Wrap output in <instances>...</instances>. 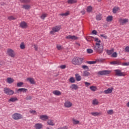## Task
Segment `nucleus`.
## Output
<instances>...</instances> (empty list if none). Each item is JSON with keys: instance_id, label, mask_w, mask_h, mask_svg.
I'll list each match as a JSON object with an SVG mask.
<instances>
[{"instance_id": "obj_33", "label": "nucleus", "mask_w": 129, "mask_h": 129, "mask_svg": "<svg viewBox=\"0 0 129 129\" xmlns=\"http://www.w3.org/2000/svg\"><path fill=\"white\" fill-rule=\"evenodd\" d=\"M69 11L67 12L66 13H61L59 14V16L61 17H67V16H69Z\"/></svg>"}, {"instance_id": "obj_38", "label": "nucleus", "mask_w": 129, "mask_h": 129, "mask_svg": "<svg viewBox=\"0 0 129 129\" xmlns=\"http://www.w3.org/2000/svg\"><path fill=\"white\" fill-rule=\"evenodd\" d=\"M90 75V74L87 72V71H84L83 73V76H89Z\"/></svg>"}, {"instance_id": "obj_41", "label": "nucleus", "mask_w": 129, "mask_h": 129, "mask_svg": "<svg viewBox=\"0 0 129 129\" xmlns=\"http://www.w3.org/2000/svg\"><path fill=\"white\" fill-rule=\"evenodd\" d=\"M56 48L57 50H63V49H64V47H63L62 46L59 44H57L56 45Z\"/></svg>"}, {"instance_id": "obj_30", "label": "nucleus", "mask_w": 129, "mask_h": 129, "mask_svg": "<svg viewBox=\"0 0 129 129\" xmlns=\"http://www.w3.org/2000/svg\"><path fill=\"white\" fill-rule=\"evenodd\" d=\"M20 48L22 49V50H24L25 48H26V45H25V43L24 42L21 43Z\"/></svg>"}, {"instance_id": "obj_59", "label": "nucleus", "mask_w": 129, "mask_h": 129, "mask_svg": "<svg viewBox=\"0 0 129 129\" xmlns=\"http://www.w3.org/2000/svg\"><path fill=\"white\" fill-rule=\"evenodd\" d=\"M33 46L35 51H38V45L34 44Z\"/></svg>"}, {"instance_id": "obj_29", "label": "nucleus", "mask_w": 129, "mask_h": 129, "mask_svg": "<svg viewBox=\"0 0 129 129\" xmlns=\"http://www.w3.org/2000/svg\"><path fill=\"white\" fill-rule=\"evenodd\" d=\"M90 89L91 91L95 92L97 90V87L96 86H92L90 87Z\"/></svg>"}, {"instance_id": "obj_53", "label": "nucleus", "mask_w": 129, "mask_h": 129, "mask_svg": "<svg viewBox=\"0 0 129 129\" xmlns=\"http://www.w3.org/2000/svg\"><path fill=\"white\" fill-rule=\"evenodd\" d=\"M93 40H94L95 41H96V42H97L96 43H98L99 44V43H100L101 41L100 40H99L98 39V38H94Z\"/></svg>"}, {"instance_id": "obj_27", "label": "nucleus", "mask_w": 129, "mask_h": 129, "mask_svg": "<svg viewBox=\"0 0 129 129\" xmlns=\"http://www.w3.org/2000/svg\"><path fill=\"white\" fill-rule=\"evenodd\" d=\"M18 91H20V92H23V93H25L27 91H28V89L26 88H20L18 89Z\"/></svg>"}, {"instance_id": "obj_60", "label": "nucleus", "mask_w": 129, "mask_h": 129, "mask_svg": "<svg viewBox=\"0 0 129 129\" xmlns=\"http://www.w3.org/2000/svg\"><path fill=\"white\" fill-rule=\"evenodd\" d=\"M67 126H64L63 127H58L57 129H68Z\"/></svg>"}, {"instance_id": "obj_25", "label": "nucleus", "mask_w": 129, "mask_h": 129, "mask_svg": "<svg viewBox=\"0 0 129 129\" xmlns=\"http://www.w3.org/2000/svg\"><path fill=\"white\" fill-rule=\"evenodd\" d=\"M77 3V0H68V4L69 5H72L73 4H76Z\"/></svg>"}, {"instance_id": "obj_16", "label": "nucleus", "mask_w": 129, "mask_h": 129, "mask_svg": "<svg viewBox=\"0 0 129 129\" xmlns=\"http://www.w3.org/2000/svg\"><path fill=\"white\" fill-rule=\"evenodd\" d=\"M26 81L30 82L31 84H35L36 83V82H35V79H34V78H27Z\"/></svg>"}, {"instance_id": "obj_6", "label": "nucleus", "mask_w": 129, "mask_h": 129, "mask_svg": "<svg viewBox=\"0 0 129 129\" xmlns=\"http://www.w3.org/2000/svg\"><path fill=\"white\" fill-rule=\"evenodd\" d=\"M114 71L115 72V74L116 76L121 77V76H125V75H126L125 74V73L121 72V71H120L118 69L115 70H114Z\"/></svg>"}, {"instance_id": "obj_9", "label": "nucleus", "mask_w": 129, "mask_h": 129, "mask_svg": "<svg viewBox=\"0 0 129 129\" xmlns=\"http://www.w3.org/2000/svg\"><path fill=\"white\" fill-rule=\"evenodd\" d=\"M110 72H111L110 71H107V70L101 71L98 72V75H108V74H110Z\"/></svg>"}, {"instance_id": "obj_13", "label": "nucleus", "mask_w": 129, "mask_h": 129, "mask_svg": "<svg viewBox=\"0 0 129 129\" xmlns=\"http://www.w3.org/2000/svg\"><path fill=\"white\" fill-rule=\"evenodd\" d=\"M40 119H41V120H44V121H46L47 119H49V116L47 115H40L39 116Z\"/></svg>"}, {"instance_id": "obj_3", "label": "nucleus", "mask_w": 129, "mask_h": 129, "mask_svg": "<svg viewBox=\"0 0 129 129\" xmlns=\"http://www.w3.org/2000/svg\"><path fill=\"white\" fill-rule=\"evenodd\" d=\"M12 118L15 120H19L23 118V115L19 113H15L12 115Z\"/></svg>"}, {"instance_id": "obj_61", "label": "nucleus", "mask_w": 129, "mask_h": 129, "mask_svg": "<svg viewBox=\"0 0 129 129\" xmlns=\"http://www.w3.org/2000/svg\"><path fill=\"white\" fill-rule=\"evenodd\" d=\"M92 34H94V35H96V34H97V31H96V30H93L92 32Z\"/></svg>"}, {"instance_id": "obj_19", "label": "nucleus", "mask_w": 129, "mask_h": 129, "mask_svg": "<svg viewBox=\"0 0 129 129\" xmlns=\"http://www.w3.org/2000/svg\"><path fill=\"white\" fill-rule=\"evenodd\" d=\"M47 124H48V125H51L52 126L55 125V123L54 122V121L52 119L48 120V121H47Z\"/></svg>"}, {"instance_id": "obj_52", "label": "nucleus", "mask_w": 129, "mask_h": 129, "mask_svg": "<svg viewBox=\"0 0 129 129\" xmlns=\"http://www.w3.org/2000/svg\"><path fill=\"white\" fill-rule=\"evenodd\" d=\"M20 2H22V3H26V4H28V3H30V2H31V0H20Z\"/></svg>"}, {"instance_id": "obj_24", "label": "nucleus", "mask_w": 129, "mask_h": 129, "mask_svg": "<svg viewBox=\"0 0 129 129\" xmlns=\"http://www.w3.org/2000/svg\"><path fill=\"white\" fill-rule=\"evenodd\" d=\"M23 9L24 10H30L31 9V6L29 5H24L22 7Z\"/></svg>"}, {"instance_id": "obj_44", "label": "nucleus", "mask_w": 129, "mask_h": 129, "mask_svg": "<svg viewBox=\"0 0 129 129\" xmlns=\"http://www.w3.org/2000/svg\"><path fill=\"white\" fill-rule=\"evenodd\" d=\"M8 19L9 20V21H12V20H16L17 18H15L14 16H9L8 18Z\"/></svg>"}, {"instance_id": "obj_34", "label": "nucleus", "mask_w": 129, "mask_h": 129, "mask_svg": "<svg viewBox=\"0 0 129 129\" xmlns=\"http://www.w3.org/2000/svg\"><path fill=\"white\" fill-rule=\"evenodd\" d=\"M113 19V17L112 16H109L106 18V21L107 22H111Z\"/></svg>"}, {"instance_id": "obj_10", "label": "nucleus", "mask_w": 129, "mask_h": 129, "mask_svg": "<svg viewBox=\"0 0 129 129\" xmlns=\"http://www.w3.org/2000/svg\"><path fill=\"white\" fill-rule=\"evenodd\" d=\"M73 106V104L70 101H66L64 103V106L66 107V108H70V107H72Z\"/></svg>"}, {"instance_id": "obj_8", "label": "nucleus", "mask_w": 129, "mask_h": 129, "mask_svg": "<svg viewBox=\"0 0 129 129\" xmlns=\"http://www.w3.org/2000/svg\"><path fill=\"white\" fill-rule=\"evenodd\" d=\"M118 22L119 24L121 26H123V25H125V24H127V23H128V19L120 18L119 19Z\"/></svg>"}, {"instance_id": "obj_36", "label": "nucleus", "mask_w": 129, "mask_h": 129, "mask_svg": "<svg viewBox=\"0 0 129 129\" xmlns=\"http://www.w3.org/2000/svg\"><path fill=\"white\" fill-rule=\"evenodd\" d=\"M94 39V37L89 36L86 38V40H87L88 42H91V41H93Z\"/></svg>"}, {"instance_id": "obj_32", "label": "nucleus", "mask_w": 129, "mask_h": 129, "mask_svg": "<svg viewBox=\"0 0 129 129\" xmlns=\"http://www.w3.org/2000/svg\"><path fill=\"white\" fill-rule=\"evenodd\" d=\"M47 16H48L47 14L43 13L40 16V19H41L42 20H45V18H47Z\"/></svg>"}, {"instance_id": "obj_15", "label": "nucleus", "mask_w": 129, "mask_h": 129, "mask_svg": "<svg viewBox=\"0 0 129 129\" xmlns=\"http://www.w3.org/2000/svg\"><path fill=\"white\" fill-rule=\"evenodd\" d=\"M111 65H121V61L120 60H116L110 62Z\"/></svg>"}, {"instance_id": "obj_35", "label": "nucleus", "mask_w": 129, "mask_h": 129, "mask_svg": "<svg viewBox=\"0 0 129 129\" xmlns=\"http://www.w3.org/2000/svg\"><path fill=\"white\" fill-rule=\"evenodd\" d=\"M72 120L73 124H79V123H80V121L79 120H77L74 118H73Z\"/></svg>"}, {"instance_id": "obj_43", "label": "nucleus", "mask_w": 129, "mask_h": 129, "mask_svg": "<svg viewBox=\"0 0 129 129\" xmlns=\"http://www.w3.org/2000/svg\"><path fill=\"white\" fill-rule=\"evenodd\" d=\"M112 58H116L117 57V53L116 52H113L111 55Z\"/></svg>"}, {"instance_id": "obj_21", "label": "nucleus", "mask_w": 129, "mask_h": 129, "mask_svg": "<svg viewBox=\"0 0 129 129\" xmlns=\"http://www.w3.org/2000/svg\"><path fill=\"white\" fill-rule=\"evenodd\" d=\"M91 114L93 115V116H98V115H101V112H92L91 113Z\"/></svg>"}, {"instance_id": "obj_12", "label": "nucleus", "mask_w": 129, "mask_h": 129, "mask_svg": "<svg viewBox=\"0 0 129 129\" xmlns=\"http://www.w3.org/2000/svg\"><path fill=\"white\" fill-rule=\"evenodd\" d=\"M19 26L22 29H27L28 28V23L25 21H22L20 23Z\"/></svg>"}, {"instance_id": "obj_57", "label": "nucleus", "mask_w": 129, "mask_h": 129, "mask_svg": "<svg viewBox=\"0 0 129 129\" xmlns=\"http://www.w3.org/2000/svg\"><path fill=\"white\" fill-rule=\"evenodd\" d=\"M125 52L129 53V46H126V47L125 48Z\"/></svg>"}, {"instance_id": "obj_64", "label": "nucleus", "mask_w": 129, "mask_h": 129, "mask_svg": "<svg viewBox=\"0 0 129 129\" xmlns=\"http://www.w3.org/2000/svg\"><path fill=\"white\" fill-rule=\"evenodd\" d=\"M98 2H101V0H97Z\"/></svg>"}, {"instance_id": "obj_7", "label": "nucleus", "mask_w": 129, "mask_h": 129, "mask_svg": "<svg viewBox=\"0 0 129 129\" xmlns=\"http://www.w3.org/2000/svg\"><path fill=\"white\" fill-rule=\"evenodd\" d=\"M7 54H8L9 56L10 57H12V58L15 57V56H16V53H15V51L14 50L9 48L7 50Z\"/></svg>"}, {"instance_id": "obj_4", "label": "nucleus", "mask_w": 129, "mask_h": 129, "mask_svg": "<svg viewBox=\"0 0 129 129\" xmlns=\"http://www.w3.org/2000/svg\"><path fill=\"white\" fill-rule=\"evenodd\" d=\"M4 92L7 95H13L15 92L9 88L5 87L4 89Z\"/></svg>"}, {"instance_id": "obj_14", "label": "nucleus", "mask_w": 129, "mask_h": 129, "mask_svg": "<svg viewBox=\"0 0 129 129\" xmlns=\"http://www.w3.org/2000/svg\"><path fill=\"white\" fill-rule=\"evenodd\" d=\"M34 127L36 129H42L43 128V125L41 123H37L35 124Z\"/></svg>"}, {"instance_id": "obj_54", "label": "nucleus", "mask_w": 129, "mask_h": 129, "mask_svg": "<svg viewBox=\"0 0 129 129\" xmlns=\"http://www.w3.org/2000/svg\"><path fill=\"white\" fill-rule=\"evenodd\" d=\"M85 84L86 87H88V86L91 85V84H90V83H88L87 82H85Z\"/></svg>"}, {"instance_id": "obj_2", "label": "nucleus", "mask_w": 129, "mask_h": 129, "mask_svg": "<svg viewBox=\"0 0 129 129\" xmlns=\"http://www.w3.org/2000/svg\"><path fill=\"white\" fill-rule=\"evenodd\" d=\"M83 58L76 57L74 58L72 60V63L74 65H81L83 61Z\"/></svg>"}, {"instance_id": "obj_1", "label": "nucleus", "mask_w": 129, "mask_h": 129, "mask_svg": "<svg viewBox=\"0 0 129 129\" xmlns=\"http://www.w3.org/2000/svg\"><path fill=\"white\" fill-rule=\"evenodd\" d=\"M94 50L96 53L101 54L103 52V45H100V43H96L95 46H94Z\"/></svg>"}, {"instance_id": "obj_63", "label": "nucleus", "mask_w": 129, "mask_h": 129, "mask_svg": "<svg viewBox=\"0 0 129 129\" xmlns=\"http://www.w3.org/2000/svg\"><path fill=\"white\" fill-rule=\"evenodd\" d=\"M76 45H77V46H78L79 47V46H80V44H79V43H76Z\"/></svg>"}, {"instance_id": "obj_47", "label": "nucleus", "mask_w": 129, "mask_h": 129, "mask_svg": "<svg viewBox=\"0 0 129 129\" xmlns=\"http://www.w3.org/2000/svg\"><path fill=\"white\" fill-rule=\"evenodd\" d=\"M87 53H88V54H92V53H93V50L91 49H87Z\"/></svg>"}, {"instance_id": "obj_48", "label": "nucleus", "mask_w": 129, "mask_h": 129, "mask_svg": "<svg viewBox=\"0 0 129 129\" xmlns=\"http://www.w3.org/2000/svg\"><path fill=\"white\" fill-rule=\"evenodd\" d=\"M22 85H24V83L23 82H19L17 84V87H22Z\"/></svg>"}, {"instance_id": "obj_45", "label": "nucleus", "mask_w": 129, "mask_h": 129, "mask_svg": "<svg viewBox=\"0 0 129 129\" xmlns=\"http://www.w3.org/2000/svg\"><path fill=\"white\" fill-rule=\"evenodd\" d=\"M92 11V7L91 6H89L87 7V12L88 13H91Z\"/></svg>"}, {"instance_id": "obj_20", "label": "nucleus", "mask_w": 129, "mask_h": 129, "mask_svg": "<svg viewBox=\"0 0 129 129\" xmlns=\"http://www.w3.org/2000/svg\"><path fill=\"white\" fill-rule=\"evenodd\" d=\"M14 81H15V80L12 78H8L6 80L7 83H9V84H12Z\"/></svg>"}, {"instance_id": "obj_55", "label": "nucleus", "mask_w": 129, "mask_h": 129, "mask_svg": "<svg viewBox=\"0 0 129 129\" xmlns=\"http://www.w3.org/2000/svg\"><path fill=\"white\" fill-rule=\"evenodd\" d=\"M59 68H60V69H65V68H66V65L64 64V65H61L59 67Z\"/></svg>"}, {"instance_id": "obj_49", "label": "nucleus", "mask_w": 129, "mask_h": 129, "mask_svg": "<svg viewBox=\"0 0 129 129\" xmlns=\"http://www.w3.org/2000/svg\"><path fill=\"white\" fill-rule=\"evenodd\" d=\"M82 68H83V69H84V70H88V69H89V68H88V66L86 65L82 66Z\"/></svg>"}, {"instance_id": "obj_22", "label": "nucleus", "mask_w": 129, "mask_h": 129, "mask_svg": "<svg viewBox=\"0 0 129 129\" xmlns=\"http://www.w3.org/2000/svg\"><path fill=\"white\" fill-rule=\"evenodd\" d=\"M52 93L54 95H56L57 96H59V95H61V92H60V91H58V90L53 91Z\"/></svg>"}, {"instance_id": "obj_37", "label": "nucleus", "mask_w": 129, "mask_h": 129, "mask_svg": "<svg viewBox=\"0 0 129 129\" xmlns=\"http://www.w3.org/2000/svg\"><path fill=\"white\" fill-rule=\"evenodd\" d=\"M114 51V49H112L111 50H107V53L108 55H112V53H113Z\"/></svg>"}, {"instance_id": "obj_56", "label": "nucleus", "mask_w": 129, "mask_h": 129, "mask_svg": "<svg viewBox=\"0 0 129 129\" xmlns=\"http://www.w3.org/2000/svg\"><path fill=\"white\" fill-rule=\"evenodd\" d=\"M88 64H95L96 63V61H88Z\"/></svg>"}, {"instance_id": "obj_58", "label": "nucleus", "mask_w": 129, "mask_h": 129, "mask_svg": "<svg viewBox=\"0 0 129 129\" xmlns=\"http://www.w3.org/2000/svg\"><path fill=\"white\" fill-rule=\"evenodd\" d=\"M100 36L104 38V39H107V36L105 35L104 34H100Z\"/></svg>"}, {"instance_id": "obj_5", "label": "nucleus", "mask_w": 129, "mask_h": 129, "mask_svg": "<svg viewBox=\"0 0 129 129\" xmlns=\"http://www.w3.org/2000/svg\"><path fill=\"white\" fill-rule=\"evenodd\" d=\"M61 30V26H56L52 28V30L50 31V34L51 35H54L55 33H57V32H59Z\"/></svg>"}, {"instance_id": "obj_23", "label": "nucleus", "mask_w": 129, "mask_h": 129, "mask_svg": "<svg viewBox=\"0 0 129 129\" xmlns=\"http://www.w3.org/2000/svg\"><path fill=\"white\" fill-rule=\"evenodd\" d=\"M75 76H76V79L77 81H81L82 78H81V76H80L79 74H76Z\"/></svg>"}, {"instance_id": "obj_26", "label": "nucleus", "mask_w": 129, "mask_h": 129, "mask_svg": "<svg viewBox=\"0 0 129 129\" xmlns=\"http://www.w3.org/2000/svg\"><path fill=\"white\" fill-rule=\"evenodd\" d=\"M119 11V7H115L113 8L112 12L113 14H116V12Z\"/></svg>"}, {"instance_id": "obj_18", "label": "nucleus", "mask_w": 129, "mask_h": 129, "mask_svg": "<svg viewBox=\"0 0 129 129\" xmlns=\"http://www.w3.org/2000/svg\"><path fill=\"white\" fill-rule=\"evenodd\" d=\"M70 88H71V89H72V90H77V89H78L79 87L76 84H72Z\"/></svg>"}, {"instance_id": "obj_50", "label": "nucleus", "mask_w": 129, "mask_h": 129, "mask_svg": "<svg viewBox=\"0 0 129 129\" xmlns=\"http://www.w3.org/2000/svg\"><path fill=\"white\" fill-rule=\"evenodd\" d=\"M25 99L26 100H31L32 99V96L30 95H27L26 97L25 98Z\"/></svg>"}, {"instance_id": "obj_42", "label": "nucleus", "mask_w": 129, "mask_h": 129, "mask_svg": "<svg viewBox=\"0 0 129 129\" xmlns=\"http://www.w3.org/2000/svg\"><path fill=\"white\" fill-rule=\"evenodd\" d=\"M102 19V17H101V14H98L96 16V20L97 21H100Z\"/></svg>"}, {"instance_id": "obj_28", "label": "nucleus", "mask_w": 129, "mask_h": 129, "mask_svg": "<svg viewBox=\"0 0 129 129\" xmlns=\"http://www.w3.org/2000/svg\"><path fill=\"white\" fill-rule=\"evenodd\" d=\"M98 103H99V102H98V100H97V99H95L93 100L92 101L93 105H97Z\"/></svg>"}, {"instance_id": "obj_17", "label": "nucleus", "mask_w": 129, "mask_h": 129, "mask_svg": "<svg viewBox=\"0 0 129 129\" xmlns=\"http://www.w3.org/2000/svg\"><path fill=\"white\" fill-rule=\"evenodd\" d=\"M113 90V88H108V89L105 90L104 91V93H105V94H108L109 93H111V92H112Z\"/></svg>"}, {"instance_id": "obj_62", "label": "nucleus", "mask_w": 129, "mask_h": 129, "mask_svg": "<svg viewBox=\"0 0 129 129\" xmlns=\"http://www.w3.org/2000/svg\"><path fill=\"white\" fill-rule=\"evenodd\" d=\"M81 13L83 15H85V11L83 10L81 12Z\"/></svg>"}, {"instance_id": "obj_40", "label": "nucleus", "mask_w": 129, "mask_h": 129, "mask_svg": "<svg viewBox=\"0 0 129 129\" xmlns=\"http://www.w3.org/2000/svg\"><path fill=\"white\" fill-rule=\"evenodd\" d=\"M107 113H108V114L111 115V114H113V113H114V112L113 111V110L111 109L107 111Z\"/></svg>"}, {"instance_id": "obj_51", "label": "nucleus", "mask_w": 129, "mask_h": 129, "mask_svg": "<svg viewBox=\"0 0 129 129\" xmlns=\"http://www.w3.org/2000/svg\"><path fill=\"white\" fill-rule=\"evenodd\" d=\"M122 66H129V61L128 62L121 63Z\"/></svg>"}, {"instance_id": "obj_31", "label": "nucleus", "mask_w": 129, "mask_h": 129, "mask_svg": "<svg viewBox=\"0 0 129 129\" xmlns=\"http://www.w3.org/2000/svg\"><path fill=\"white\" fill-rule=\"evenodd\" d=\"M9 101L11 102H15L16 101H18V98L17 97H12L11 98L9 99Z\"/></svg>"}, {"instance_id": "obj_39", "label": "nucleus", "mask_w": 129, "mask_h": 129, "mask_svg": "<svg viewBox=\"0 0 129 129\" xmlns=\"http://www.w3.org/2000/svg\"><path fill=\"white\" fill-rule=\"evenodd\" d=\"M30 113L33 114L34 115H37V111L35 110H31L29 111Z\"/></svg>"}, {"instance_id": "obj_11", "label": "nucleus", "mask_w": 129, "mask_h": 129, "mask_svg": "<svg viewBox=\"0 0 129 129\" xmlns=\"http://www.w3.org/2000/svg\"><path fill=\"white\" fill-rule=\"evenodd\" d=\"M66 39H68V40H73L75 41V40H78L79 38L75 35H68L66 37Z\"/></svg>"}, {"instance_id": "obj_46", "label": "nucleus", "mask_w": 129, "mask_h": 129, "mask_svg": "<svg viewBox=\"0 0 129 129\" xmlns=\"http://www.w3.org/2000/svg\"><path fill=\"white\" fill-rule=\"evenodd\" d=\"M70 82H71V83H75V79H74V77L70 78Z\"/></svg>"}]
</instances>
